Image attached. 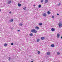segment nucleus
Instances as JSON below:
<instances>
[{"mask_svg": "<svg viewBox=\"0 0 62 62\" xmlns=\"http://www.w3.org/2000/svg\"><path fill=\"white\" fill-rule=\"evenodd\" d=\"M8 60L10 61V57H9Z\"/></svg>", "mask_w": 62, "mask_h": 62, "instance_id": "24", "label": "nucleus"}, {"mask_svg": "<svg viewBox=\"0 0 62 62\" xmlns=\"http://www.w3.org/2000/svg\"><path fill=\"white\" fill-rule=\"evenodd\" d=\"M11 45H13V43H11Z\"/></svg>", "mask_w": 62, "mask_h": 62, "instance_id": "26", "label": "nucleus"}, {"mask_svg": "<svg viewBox=\"0 0 62 62\" xmlns=\"http://www.w3.org/2000/svg\"><path fill=\"white\" fill-rule=\"evenodd\" d=\"M59 36H60V34H59L58 33L57 34V38H59Z\"/></svg>", "mask_w": 62, "mask_h": 62, "instance_id": "4", "label": "nucleus"}, {"mask_svg": "<svg viewBox=\"0 0 62 62\" xmlns=\"http://www.w3.org/2000/svg\"><path fill=\"white\" fill-rule=\"evenodd\" d=\"M13 21V19H12L10 20V23H12Z\"/></svg>", "mask_w": 62, "mask_h": 62, "instance_id": "9", "label": "nucleus"}, {"mask_svg": "<svg viewBox=\"0 0 62 62\" xmlns=\"http://www.w3.org/2000/svg\"><path fill=\"white\" fill-rule=\"evenodd\" d=\"M41 39L42 40H43V39H45V38L44 37H42L41 38Z\"/></svg>", "mask_w": 62, "mask_h": 62, "instance_id": "5", "label": "nucleus"}, {"mask_svg": "<svg viewBox=\"0 0 62 62\" xmlns=\"http://www.w3.org/2000/svg\"><path fill=\"white\" fill-rule=\"evenodd\" d=\"M39 25H42V23H40L39 24Z\"/></svg>", "mask_w": 62, "mask_h": 62, "instance_id": "15", "label": "nucleus"}, {"mask_svg": "<svg viewBox=\"0 0 62 62\" xmlns=\"http://www.w3.org/2000/svg\"><path fill=\"white\" fill-rule=\"evenodd\" d=\"M42 15H43V16H45V17H46V16H47L46 14V13H45L43 14Z\"/></svg>", "mask_w": 62, "mask_h": 62, "instance_id": "3", "label": "nucleus"}, {"mask_svg": "<svg viewBox=\"0 0 62 62\" xmlns=\"http://www.w3.org/2000/svg\"><path fill=\"white\" fill-rule=\"evenodd\" d=\"M40 53V51H39L38 52V54H39Z\"/></svg>", "mask_w": 62, "mask_h": 62, "instance_id": "22", "label": "nucleus"}, {"mask_svg": "<svg viewBox=\"0 0 62 62\" xmlns=\"http://www.w3.org/2000/svg\"><path fill=\"white\" fill-rule=\"evenodd\" d=\"M47 13L48 14V15L50 14V12L49 11L47 12Z\"/></svg>", "mask_w": 62, "mask_h": 62, "instance_id": "18", "label": "nucleus"}, {"mask_svg": "<svg viewBox=\"0 0 62 62\" xmlns=\"http://www.w3.org/2000/svg\"><path fill=\"white\" fill-rule=\"evenodd\" d=\"M31 31L32 33H37V31L35 29L31 30Z\"/></svg>", "mask_w": 62, "mask_h": 62, "instance_id": "1", "label": "nucleus"}, {"mask_svg": "<svg viewBox=\"0 0 62 62\" xmlns=\"http://www.w3.org/2000/svg\"><path fill=\"white\" fill-rule=\"evenodd\" d=\"M9 13H11V12L10 11L9 12Z\"/></svg>", "mask_w": 62, "mask_h": 62, "instance_id": "31", "label": "nucleus"}, {"mask_svg": "<svg viewBox=\"0 0 62 62\" xmlns=\"http://www.w3.org/2000/svg\"><path fill=\"white\" fill-rule=\"evenodd\" d=\"M22 25H23V24L22 23H20V24H19V25L20 26H22Z\"/></svg>", "mask_w": 62, "mask_h": 62, "instance_id": "19", "label": "nucleus"}, {"mask_svg": "<svg viewBox=\"0 0 62 62\" xmlns=\"http://www.w3.org/2000/svg\"><path fill=\"white\" fill-rule=\"evenodd\" d=\"M1 11V10L0 9V12Z\"/></svg>", "mask_w": 62, "mask_h": 62, "instance_id": "35", "label": "nucleus"}, {"mask_svg": "<svg viewBox=\"0 0 62 62\" xmlns=\"http://www.w3.org/2000/svg\"><path fill=\"white\" fill-rule=\"evenodd\" d=\"M35 5H33V6H34V7H35Z\"/></svg>", "mask_w": 62, "mask_h": 62, "instance_id": "32", "label": "nucleus"}, {"mask_svg": "<svg viewBox=\"0 0 62 62\" xmlns=\"http://www.w3.org/2000/svg\"><path fill=\"white\" fill-rule=\"evenodd\" d=\"M18 32H19L20 31V30H17Z\"/></svg>", "mask_w": 62, "mask_h": 62, "instance_id": "30", "label": "nucleus"}, {"mask_svg": "<svg viewBox=\"0 0 62 62\" xmlns=\"http://www.w3.org/2000/svg\"><path fill=\"white\" fill-rule=\"evenodd\" d=\"M51 46L52 47H54V44H52L51 45Z\"/></svg>", "mask_w": 62, "mask_h": 62, "instance_id": "8", "label": "nucleus"}, {"mask_svg": "<svg viewBox=\"0 0 62 62\" xmlns=\"http://www.w3.org/2000/svg\"><path fill=\"white\" fill-rule=\"evenodd\" d=\"M52 18H54V16H52Z\"/></svg>", "mask_w": 62, "mask_h": 62, "instance_id": "28", "label": "nucleus"}, {"mask_svg": "<svg viewBox=\"0 0 62 62\" xmlns=\"http://www.w3.org/2000/svg\"><path fill=\"white\" fill-rule=\"evenodd\" d=\"M7 45H7V44H4V46H5V47H6V46H7Z\"/></svg>", "mask_w": 62, "mask_h": 62, "instance_id": "16", "label": "nucleus"}, {"mask_svg": "<svg viewBox=\"0 0 62 62\" xmlns=\"http://www.w3.org/2000/svg\"><path fill=\"white\" fill-rule=\"evenodd\" d=\"M11 0H10L8 2V4H10V3H11Z\"/></svg>", "mask_w": 62, "mask_h": 62, "instance_id": "17", "label": "nucleus"}, {"mask_svg": "<svg viewBox=\"0 0 62 62\" xmlns=\"http://www.w3.org/2000/svg\"><path fill=\"white\" fill-rule=\"evenodd\" d=\"M51 30L52 31H55V29L54 28H52L51 29Z\"/></svg>", "mask_w": 62, "mask_h": 62, "instance_id": "6", "label": "nucleus"}, {"mask_svg": "<svg viewBox=\"0 0 62 62\" xmlns=\"http://www.w3.org/2000/svg\"><path fill=\"white\" fill-rule=\"evenodd\" d=\"M33 34H32V33H31L30 34V36H31V37H32V36H33Z\"/></svg>", "mask_w": 62, "mask_h": 62, "instance_id": "14", "label": "nucleus"}, {"mask_svg": "<svg viewBox=\"0 0 62 62\" xmlns=\"http://www.w3.org/2000/svg\"><path fill=\"white\" fill-rule=\"evenodd\" d=\"M61 4L60 3H59V4H58V6H60V5Z\"/></svg>", "mask_w": 62, "mask_h": 62, "instance_id": "27", "label": "nucleus"}, {"mask_svg": "<svg viewBox=\"0 0 62 62\" xmlns=\"http://www.w3.org/2000/svg\"><path fill=\"white\" fill-rule=\"evenodd\" d=\"M59 27H60V26H62V24L61 23H59Z\"/></svg>", "mask_w": 62, "mask_h": 62, "instance_id": "2", "label": "nucleus"}, {"mask_svg": "<svg viewBox=\"0 0 62 62\" xmlns=\"http://www.w3.org/2000/svg\"><path fill=\"white\" fill-rule=\"evenodd\" d=\"M35 28L37 29V30L39 29V27L38 26H36L35 27Z\"/></svg>", "mask_w": 62, "mask_h": 62, "instance_id": "10", "label": "nucleus"}, {"mask_svg": "<svg viewBox=\"0 0 62 62\" xmlns=\"http://www.w3.org/2000/svg\"><path fill=\"white\" fill-rule=\"evenodd\" d=\"M47 55H50V52H47Z\"/></svg>", "mask_w": 62, "mask_h": 62, "instance_id": "7", "label": "nucleus"}, {"mask_svg": "<svg viewBox=\"0 0 62 62\" xmlns=\"http://www.w3.org/2000/svg\"><path fill=\"white\" fill-rule=\"evenodd\" d=\"M41 3H43V0H41Z\"/></svg>", "mask_w": 62, "mask_h": 62, "instance_id": "20", "label": "nucleus"}, {"mask_svg": "<svg viewBox=\"0 0 62 62\" xmlns=\"http://www.w3.org/2000/svg\"><path fill=\"white\" fill-rule=\"evenodd\" d=\"M57 54H60V53H59V52H58L57 53Z\"/></svg>", "mask_w": 62, "mask_h": 62, "instance_id": "21", "label": "nucleus"}, {"mask_svg": "<svg viewBox=\"0 0 62 62\" xmlns=\"http://www.w3.org/2000/svg\"><path fill=\"white\" fill-rule=\"evenodd\" d=\"M39 8H40L41 7V5H39Z\"/></svg>", "mask_w": 62, "mask_h": 62, "instance_id": "23", "label": "nucleus"}, {"mask_svg": "<svg viewBox=\"0 0 62 62\" xmlns=\"http://www.w3.org/2000/svg\"><path fill=\"white\" fill-rule=\"evenodd\" d=\"M31 62H33V61H31Z\"/></svg>", "mask_w": 62, "mask_h": 62, "instance_id": "34", "label": "nucleus"}, {"mask_svg": "<svg viewBox=\"0 0 62 62\" xmlns=\"http://www.w3.org/2000/svg\"><path fill=\"white\" fill-rule=\"evenodd\" d=\"M48 1V0H45V3H47Z\"/></svg>", "mask_w": 62, "mask_h": 62, "instance_id": "13", "label": "nucleus"}, {"mask_svg": "<svg viewBox=\"0 0 62 62\" xmlns=\"http://www.w3.org/2000/svg\"><path fill=\"white\" fill-rule=\"evenodd\" d=\"M40 41V39H38L37 40V42H39V41Z\"/></svg>", "mask_w": 62, "mask_h": 62, "instance_id": "11", "label": "nucleus"}, {"mask_svg": "<svg viewBox=\"0 0 62 62\" xmlns=\"http://www.w3.org/2000/svg\"><path fill=\"white\" fill-rule=\"evenodd\" d=\"M21 4L20 3L18 4V7H21Z\"/></svg>", "mask_w": 62, "mask_h": 62, "instance_id": "12", "label": "nucleus"}, {"mask_svg": "<svg viewBox=\"0 0 62 62\" xmlns=\"http://www.w3.org/2000/svg\"><path fill=\"white\" fill-rule=\"evenodd\" d=\"M57 15H59V14H57Z\"/></svg>", "mask_w": 62, "mask_h": 62, "instance_id": "29", "label": "nucleus"}, {"mask_svg": "<svg viewBox=\"0 0 62 62\" xmlns=\"http://www.w3.org/2000/svg\"><path fill=\"white\" fill-rule=\"evenodd\" d=\"M61 39H62V36L61 37Z\"/></svg>", "mask_w": 62, "mask_h": 62, "instance_id": "33", "label": "nucleus"}, {"mask_svg": "<svg viewBox=\"0 0 62 62\" xmlns=\"http://www.w3.org/2000/svg\"><path fill=\"white\" fill-rule=\"evenodd\" d=\"M23 9L24 10H25V9H26V7L23 8Z\"/></svg>", "mask_w": 62, "mask_h": 62, "instance_id": "25", "label": "nucleus"}]
</instances>
